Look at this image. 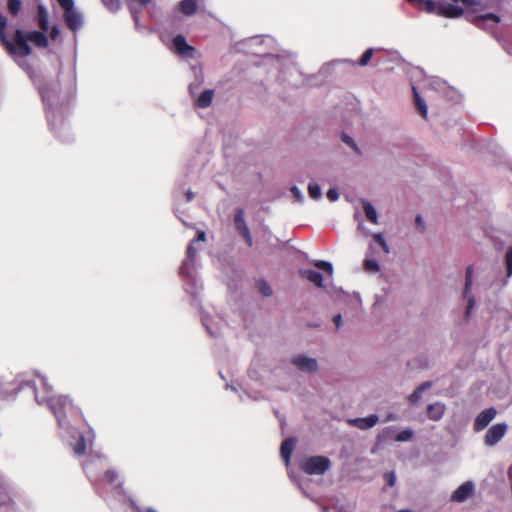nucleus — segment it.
Masks as SVG:
<instances>
[{
	"label": "nucleus",
	"mask_w": 512,
	"mask_h": 512,
	"mask_svg": "<svg viewBox=\"0 0 512 512\" xmlns=\"http://www.w3.org/2000/svg\"><path fill=\"white\" fill-rule=\"evenodd\" d=\"M186 197H187L188 201H191L193 199L194 195H193V193L191 191H188L186 193Z\"/></svg>",
	"instance_id": "obj_51"
},
{
	"label": "nucleus",
	"mask_w": 512,
	"mask_h": 512,
	"mask_svg": "<svg viewBox=\"0 0 512 512\" xmlns=\"http://www.w3.org/2000/svg\"><path fill=\"white\" fill-rule=\"evenodd\" d=\"M103 5L112 13H116L121 9L120 0H101Z\"/></svg>",
	"instance_id": "obj_26"
},
{
	"label": "nucleus",
	"mask_w": 512,
	"mask_h": 512,
	"mask_svg": "<svg viewBox=\"0 0 512 512\" xmlns=\"http://www.w3.org/2000/svg\"><path fill=\"white\" fill-rule=\"evenodd\" d=\"M412 89H413V96H414V102H415L416 109L418 110L419 114L426 119L427 118L426 103H425L424 99L419 95L416 87L413 86Z\"/></svg>",
	"instance_id": "obj_22"
},
{
	"label": "nucleus",
	"mask_w": 512,
	"mask_h": 512,
	"mask_svg": "<svg viewBox=\"0 0 512 512\" xmlns=\"http://www.w3.org/2000/svg\"><path fill=\"white\" fill-rule=\"evenodd\" d=\"M374 54V49L373 48H369L367 49L363 54L362 56L360 57L359 61H358V64L360 66H366L369 64L372 56Z\"/></svg>",
	"instance_id": "obj_34"
},
{
	"label": "nucleus",
	"mask_w": 512,
	"mask_h": 512,
	"mask_svg": "<svg viewBox=\"0 0 512 512\" xmlns=\"http://www.w3.org/2000/svg\"><path fill=\"white\" fill-rule=\"evenodd\" d=\"M206 240V233L204 231H198L197 237L192 241L193 243Z\"/></svg>",
	"instance_id": "obj_44"
},
{
	"label": "nucleus",
	"mask_w": 512,
	"mask_h": 512,
	"mask_svg": "<svg viewBox=\"0 0 512 512\" xmlns=\"http://www.w3.org/2000/svg\"><path fill=\"white\" fill-rule=\"evenodd\" d=\"M60 35V29L57 25L52 26L50 30V38L56 40Z\"/></svg>",
	"instance_id": "obj_43"
},
{
	"label": "nucleus",
	"mask_w": 512,
	"mask_h": 512,
	"mask_svg": "<svg viewBox=\"0 0 512 512\" xmlns=\"http://www.w3.org/2000/svg\"><path fill=\"white\" fill-rule=\"evenodd\" d=\"M308 193H309V196L313 199H319L322 195L321 188L316 183H310L308 185Z\"/></svg>",
	"instance_id": "obj_31"
},
{
	"label": "nucleus",
	"mask_w": 512,
	"mask_h": 512,
	"mask_svg": "<svg viewBox=\"0 0 512 512\" xmlns=\"http://www.w3.org/2000/svg\"><path fill=\"white\" fill-rule=\"evenodd\" d=\"M295 445V439L294 438H287L285 439L280 447V454L283 460L285 461L286 465L290 463V458L293 452V448Z\"/></svg>",
	"instance_id": "obj_16"
},
{
	"label": "nucleus",
	"mask_w": 512,
	"mask_h": 512,
	"mask_svg": "<svg viewBox=\"0 0 512 512\" xmlns=\"http://www.w3.org/2000/svg\"><path fill=\"white\" fill-rule=\"evenodd\" d=\"M497 410L494 407L484 409L474 420L473 429L476 432L484 430L496 417Z\"/></svg>",
	"instance_id": "obj_7"
},
{
	"label": "nucleus",
	"mask_w": 512,
	"mask_h": 512,
	"mask_svg": "<svg viewBox=\"0 0 512 512\" xmlns=\"http://www.w3.org/2000/svg\"><path fill=\"white\" fill-rule=\"evenodd\" d=\"M45 31H30L27 32L29 41H31L38 48H47L49 46V39L44 33Z\"/></svg>",
	"instance_id": "obj_14"
},
{
	"label": "nucleus",
	"mask_w": 512,
	"mask_h": 512,
	"mask_svg": "<svg viewBox=\"0 0 512 512\" xmlns=\"http://www.w3.org/2000/svg\"><path fill=\"white\" fill-rule=\"evenodd\" d=\"M7 18L0 14V43L5 47L11 55L18 54L23 57L32 54V48L28 44V36L21 29H17L14 33L13 42L6 37Z\"/></svg>",
	"instance_id": "obj_1"
},
{
	"label": "nucleus",
	"mask_w": 512,
	"mask_h": 512,
	"mask_svg": "<svg viewBox=\"0 0 512 512\" xmlns=\"http://www.w3.org/2000/svg\"><path fill=\"white\" fill-rule=\"evenodd\" d=\"M508 425L506 423H497L492 425L484 436V444L492 447L496 445L506 434Z\"/></svg>",
	"instance_id": "obj_5"
},
{
	"label": "nucleus",
	"mask_w": 512,
	"mask_h": 512,
	"mask_svg": "<svg viewBox=\"0 0 512 512\" xmlns=\"http://www.w3.org/2000/svg\"><path fill=\"white\" fill-rule=\"evenodd\" d=\"M373 240L375 243H377L383 250L384 253H389V247L383 237L382 234L380 233H376L373 235Z\"/></svg>",
	"instance_id": "obj_37"
},
{
	"label": "nucleus",
	"mask_w": 512,
	"mask_h": 512,
	"mask_svg": "<svg viewBox=\"0 0 512 512\" xmlns=\"http://www.w3.org/2000/svg\"><path fill=\"white\" fill-rule=\"evenodd\" d=\"M49 407L60 425L67 414L74 415L79 412L72 400L65 395L52 397L49 400Z\"/></svg>",
	"instance_id": "obj_2"
},
{
	"label": "nucleus",
	"mask_w": 512,
	"mask_h": 512,
	"mask_svg": "<svg viewBox=\"0 0 512 512\" xmlns=\"http://www.w3.org/2000/svg\"><path fill=\"white\" fill-rule=\"evenodd\" d=\"M474 491V485L472 482H464L461 484L451 495V501L453 502H464L467 500Z\"/></svg>",
	"instance_id": "obj_10"
},
{
	"label": "nucleus",
	"mask_w": 512,
	"mask_h": 512,
	"mask_svg": "<svg viewBox=\"0 0 512 512\" xmlns=\"http://www.w3.org/2000/svg\"><path fill=\"white\" fill-rule=\"evenodd\" d=\"M327 198L331 201V202H334L336 201L338 198H339V194L338 192L331 188L327 191Z\"/></svg>",
	"instance_id": "obj_42"
},
{
	"label": "nucleus",
	"mask_w": 512,
	"mask_h": 512,
	"mask_svg": "<svg viewBox=\"0 0 512 512\" xmlns=\"http://www.w3.org/2000/svg\"><path fill=\"white\" fill-rule=\"evenodd\" d=\"M173 45L176 52L181 56H192L195 51V48L189 45L186 38L181 34L174 37Z\"/></svg>",
	"instance_id": "obj_12"
},
{
	"label": "nucleus",
	"mask_w": 512,
	"mask_h": 512,
	"mask_svg": "<svg viewBox=\"0 0 512 512\" xmlns=\"http://www.w3.org/2000/svg\"><path fill=\"white\" fill-rule=\"evenodd\" d=\"M493 21L495 23L500 22V17L494 13H488L482 16H479L476 20V25L481 27L486 21Z\"/></svg>",
	"instance_id": "obj_25"
},
{
	"label": "nucleus",
	"mask_w": 512,
	"mask_h": 512,
	"mask_svg": "<svg viewBox=\"0 0 512 512\" xmlns=\"http://www.w3.org/2000/svg\"><path fill=\"white\" fill-rule=\"evenodd\" d=\"M330 467V459L321 455L308 457L300 465V469L308 475H323Z\"/></svg>",
	"instance_id": "obj_3"
},
{
	"label": "nucleus",
	"mask_w": 512,
	"mask_h": 512,
	"mask_svg": "<svg viewBox=\"0 0 512 512\" xmlns=\"http://www.w3.org/2000/svg\"><path fill=\"white\" fill-rule=\"evenodd\" d=\"M464 10L454 4H440L438 5L437 15L446 18H458L463 14Z\"/></svg>",
	"instance_id": "obj_13"
},
{
	"label": "nucleus",
	"mask_w": 512,
	"mask_h": 512,
	"mask_svg": "<svg viewBox=\"0 0 512 512\" xmlns=\"http://www.w3.org/2000/svg\"><path fill=\"white\" fill-rule=\"evenodd\" d=\"M179 9L184 15L192 16L197 12L198 0H182Z\"/></svg>",
	"instance_id": "obj_19"
},
{
	"label": "nucleus",
	"mask_w": 512,
	"mask_h": 512,
	"mask_svg": "<svg viewBox=\"0 0 512 512\" xmlns=\"http://www.w3.org/2000/svg\"><path fill=\"white\" fill-rule=\"evenodd\" d=\"M116 489L119 493H123L124 490H123V483L122 482H119L116 484Z\"/></svg>",
	"instance_id": "obj_50"
},
{
	"label": "nucleus",
	"mask_w": 512,
	"mask_h": 512,
	"mask_svg": "<svg viewBox=\"0 0 512 512\" xmlns=\"http://www.w3.org/2000/svg\"><path fill=\"white\" fill-rule=\"evenodd\" d=\"M214 97V91L211 89L204 90L196 101V105L199 108H207L212 104Z\"/></svg>",
	"instance_id": "obj_20"
},
{
	"label": "nucleus",
	"mask_w": 512,
	"mask_h": 512,
	"mask_svg": "<svg viewBox=\"0 0 512 512\" xmlns=\"http://www.w3.org/2000/svg\"><path fill=\"white\" fill-rule=\"evenodd\" d=\"M333 322L337 329H339L342 325V316L341 314H337L333 317Z\"/></svg>",
	"instance_id": "obj_45"
},
{
	"label": "nucleus",
	"mask_w": 512,
	"mask_h": 512,
	"mask_svg": "<svg viewBox=\"0 0 512 512\" xmlns=\"http://www.w3.org/2000/svg\"><path fill=\"white\" fill-rule=\"evenodd\" d=\"M379 422V417L376 414H371L367 417H361V418H352L347 421V423L352 426L356 427L360 430H367L372 427H374Z\"/></svg>",
	"instance_id": "obj_9"
},
{
	"label": "nucleus",
	"mask_w": 512,
	"mask_h": 512,
	"mask_svg": "<svg viewBox=\"0 0 512 512\" xmlns=\"http://www.w3.org/2000/svg\"><path fill=\"white\" fill-rule=\"evenodd\" d=\"M63 17L66 26L74 33L83 25L82 16L75 8L65 11Z\"/></svg>",
	"instance_id": "obj_8"
},
{
	"label": "nucleus",
	"mask_w": 512,
	"mask_h": 512,
	"mask_svg": "<svg viewBox=\"0 0 512 512\" xmlns=\"http://www.w3.org/2000/svg\"><path fill=\"white\" fill-rule=\"evenodd\" d=\"M130 11L132 13L133 19L135 22H138V13L134 10L133 7H130Z\"/></svg>",
	"instance_id": "obj_49"
},
{
	"label": "nucleus",
	"mask_w": 512,
	"mask_h": 512,
	"mask_svg": "<svg viewBox=\"0 0 512 512\" xmlns=\"http://www.w3.org/2000/svg\"><path fill=\"white\" fill-rule=\"evenodd\" d=\"M313 265L318 269L324 270L325 272H327L330 275L333 273V267L330 262H327L324 260H318V261H315L313 263Z\"/></svg>",
	"instance_id": "obj_32"
},
{
	"label": "nucleus",
	"mask_w": 512,
	"mask_h": 512,
	"mask_svg": "<svg viewBox=\"0 0 512 512\" xmlns=\"http://www.w3.org/2000/svg\"><path fill=\"white\" fill-rule=\"evenodd\" d=\"M342 141L349 145L355 152L360 154V150L358 146L356 145L355 141L347 134H342Z\"/></svg>",
	"instance_id": "obj_38"
},
{
	"label": "nucleus",
	"mask_w": 512,
	"mask_h": 512,
	"mask_svg": "<svg viewBox=\"0 0 512 512\" xmlns=\"http://www.w3.org/2000/svg\"><path fill=\"white\" fill-rule=\"evenodd\" d=\"M472 284H473V266L469 265L466 268V279H465V286H464V297L467 298V307H466V318L469 319L471 316V312L475 306L476 300L474 296H471V290H472Z\"/></svg>",
	"instance_id": "obj_6"
},
{
	"label": "nucleus",
	"mask_w": 512,
	"mask_h": 512,
	"mask_svg": "<svg viewBox=\"0 0 512 512\" xmlns=\"http://www.w3.org/2000/svg\"><path fill=\"white\" fill-rule=\"evenodd\" d=\"M432 386V383L427 381V382H424L422 383L420 386H418L409 396H408V400L411 404H415L417 403L421 396H422V393L430 388Z\"/></svg>",
	"instance_id": "obj_23"
},
{
	"label": "nucleus",
	"mask_w": 512,
	"mask_h": 512,
	"mask_svg": "<svg viewBox=\"0 0 512 512\" xmlns=\"http://www.w3.org/2000/svg\"><path fill=\"white\" fill-rule=\"evenodd\" d=\"M291 192L294 195V197L297 198L298 200H300L302 198L301 192L297 187H292Z\"/></svg>",
	"instance_id": "obj_46"
},
{
	"label": "nucleus",
	"mask_w": 512,
	"mask_h": 512,
	"mask_svg": "<svg viewBox=\"0 0 512 512\" xmlns=\"http://www.w3.org/2000/svg\"><path fill=\"white\" fill-rule=\"evenodd\" d=\"M384 477L390 487L394 486L395 481H396V476L393 471L386 473Z\"/></svg>",
	"instance_id": "obj_41"
},
{
	"label": "nucleus",
	"mask_w": 512,
	"mask_h": 512,
	"mask_svg": "<svg viewBox=\"0 0 512 512\" xmlns=\"http://www.w3.org/2000/svg\"><path fill=\"white\" fill-rule=\"evenodd\" d=\"M36 20L41 30L47 31L49 29V16L43 5H39L37 8Z\"/></svg>",
	"instance_id": "obj_18"
},
{
	"label": "nucleus",
	"mask_w": 512,
	"mask_h": 512,
	"mask_svg": "<svg viewBox=\"0 0 512 512\" xmlns=\"http://www.w3.org/2000/svg\"><path fill=\"white\" fill-rule=\"evenodd\" d=\"M363 210H364L366 218L371 223L376 224L377 223V212H376L375 208L373 207V205L368 201H364L363 202Z\"/></svg>",
	"instance_id": "obj_24"
},
{
	"label": "nucleus",
	"mask_w": 512,
	"mask_h": 512,
	"mask_svg": "<svg viewBox=\"0 0 512 512\" xmlns=\"http://www.w3.org/2000/svg\"><path fill=\"white\" fill-rule=\"evenodd\" d=\"M144 512H157V511L153 508H147Z\"/></svg>",
	"instance_id": "obj_52"
},
{
	"label": "nucleus",
	"mask_w": 512,
	"mask_h": 512,
	"mask_svg": "<svg viewBox=\"0 0 512 512\" xmlns=\"http://www.w3.org/2000/svg\"><path fill=\"white\" fill-rule=\"evenodd\" d=\"M21 7H22V2L21 0H8L7 1V8L9 10V12L13 15V16H16L18 15V13L20 12L21 10Z\"/></svg>",
	"instance_id": "obj_27"
},
{
	"label": "nucleus",
	"mask_w": 512,
	"mask_h": 512,
	"mask_svg": "<svg viewBox=\"0 0 512 512\" xmlns=\"http://www.w3.org/2000/svg\"><path fill=\"white\" fill-rule=\"evenodd\" d=\"M300 275L308 279L317 287H323V276L320 272L315 270H301Z\"/></svg>",
	"instance_id": "obj_17"
},
{
	"label": "nucleus",
	"mask_w": 512,
	"mask_h": 512,
	"mask_svg": "<svg viewBox=\"0 0 512 512\" xmlns=\"http://www.w3.org/2000/svg\"><path fill=\"white\" fill-rule=\"evenodd\" d=\"M292 363L301 371L314 372L317 370L318 364L316 359L305 355H298L293 358Z\"/></svg>",
	"instance_id": "obj_11"
},
{
	"label": "nucleus",
	"mask_w": 512,
	"mask_h": 512,
	"mask_svg": "<svg viewBox=\"0 0 512 512\" xmlns=\"http://www.w3.org/2000/svg\"><path fill=\"white\" fill-rule=\"evenodd\" d=\"M397 512H412L410 509H401V510H398Z\"/></svg>",
	"instance_id": "obj_53"
},
{
	"label": "nucleus",
	"mask_w": 512,
	"mask_h": 512,
	"mask_svg": "<svg viewBox=\"0 0 512 512\" xmlns=\"http://www.w3.org/2000/svg\"><path fill=\"white\" fill-rule=\"evenodd\" d=\"M412 5H416L418 7L423 6L424 10L428 13H436L438 6L433 0H406Z\"/></svg>",
	"instance_id": "obj_21"
},
{
	"label": "nucleus",
	"mask_w": 512,
	"mask_h": 512,
	"mask_svg": "<svg viewBox=\"0 0 512 512\" xmlns=\"http://www.w3.org/2000/svg\"><path fill=\"white\" fill-rule=\"evenodd\" d=\"M86 441L83 436L79 438L77 443L73 447V451L77 456H82L86 453Z\"/></svg>",
	"instance_id": "obj_28"
},
{
	"label": "nucleus",
	"mask_w": 512,
	"mask_h": 512,
	"mask_svg": "<svg viewBox=\"0 0 512 512\" xmlns=\"http://www.w3.org/2000/svg\"><path fill=\"white\" fill-rule=\"evenodd\" d=\"M104 480L109 484H115L118 480V472L114 469H109L105 471Z\"/></svg>",
	"instance_id": "obj_36"
},
{
	"label": "nucleus",
	"mask_w": 512,
	"mask_h": 512,
	"mask_svg": "<svg viewBox=\"0 0 512 512\" xmlns=\"http://www.w3.org/2000/svg\"><path fill=\"white\" fill-rule=\"evenodd\" d=\"M364 268L366 271L368 272H378L380 270V266L378 264V262L374 259H368L366 258L364 260Z\"/></svg>",
	"instance_id": "obj_30"
},
{
	"label": "nucleus",
	"mask_w": 512,
	"mask_h": 512,
	"mask_svg": "<svg viewBox=\"0 0 512 512\" xmlns=\"http://www.w3.org/2000/svg\"><path fill=\"white\" fill-rule=\"evenodd\" d=\"M194 244L192 241L189 243L188 247H187V257L190 258L191 260H193L197 254V251L194 247Z\"/></svg>",
	"instance_id": "obj_40"
},
{
	"label": "nucleus",
	"mask_w": 512,
	"mask_h": 512,
	"mask_svg": "<svg viewBox=\"0 0 512 512\" xmlns=\"http://www.w3.org/2000/svg\"><path fill=\"white\" fill-rule=\"evenodd\" d=\"M257 288L263 296L268 297L272 295V289L268 282H266L265 280H259L257 282Z\"/></svg>",
	"instance_id": "obj_29"
},
{
	"label": "nucleus",
	"mask_w": 512,
	"mask_h": 512,
	"mask_svg": "<svg viewBox=\"0 0 512 512\" xmlns=\"http://www.w3.org/2000/svg\"><path fill=\"white\" fill-rule=\"evenodd\" d=\"M61 8L65 11H68L70 9L74 8V1L73 0H57Z\"/></svg>",
	"instance_id": "obj_39"
},
{
	"label": "nucleus",
	"mask_w": 512,
	"mask_h": 512,
	"mask_svg": "<svg viewBox=\"0 0 512 512\" xmlns=\"http://www.w3.org/2000/svg\"><path fill=\"white\" fill-rule=\"evenodd\" d=\"M234 225L237 233L243 237L248 247L253 246V238L245 221V211L237 208L234 215Z\"/></svg>",
	"instance_id": "obj_4"
},
{
	"label": "nucleus",
	"mask_w": 512,
	"mask_h": 512,
	"mask_svg": "<svg viewBox=\"0 0 512 512\" xmlns=\"http://www.w3.org/2000/svg\"><path fill=\"white\" fill-rule=\"evenodd\" d=\"M505 265L507 270V276H512V246H510L505 254Z\"/></svg>",
	"instance_id": "obj_35"
},
{
	"label": "nucleus",
	"mask_w": 512,
	"mask_h": 512,
	"mask_svg": "<svg viewBox=\"0 0 512 512\" xmlns=\"http://www.w3.org/2000/svg\"><path fill=\"white\" fill-rule=\"evenodd\" d=\"M507 476H508V480L510 482V486H511V490H512V464L508 468Z\"/></svg>",
	"instance_id": "obj_47"
},
{
	"label": "nucleus",
	"mask_w": 512,
	"mask_h": 512,
	"mask_svg": "<svg viewBox=\"0 0 512 512\" xmlns=\"http://www.w3.org/2000/svg\"><path fill=\"white\" fill-rule=\"evenodd\" d=\"M446 410V406L443 403L436 402L429 404L427 407V416L430 420L439 421Z\"/></svg>",
	"instance_id": "obj_15"
},
{
	"label": "nucleus",
	"mask_w": 512,
	"mask_h": 512,
	"mask_svg": "<svg viewBox=\"0 0 512 512\" xmlns=\"http://www.w3.org/2000/svg\"><path fill=\"white\" fill-rule=\"evenodd\" d=\"M416 224H417L418 227L423 228L424 221H423V219H422V217L420 215H418L416 217Z\"/></svg>",
	"instance_id": "obj_48"
},
{
	"label": "nucleus",
	"mask_w": 512,
	"mask_h": 512,
	"mask_svg": "<svg viewBox=\"0 0 512 512\" xmlns=\"http://www.w3.org/2000/svg\"><path fill=\"white\" fill-rule=\"evenodd\" d=\"M413 437V431L411 429H405L400 431L396 437L395 440L398 442H405L411 440Z\"/></svg>",
	"instance_id": "obj_33"
}]
</instances>
